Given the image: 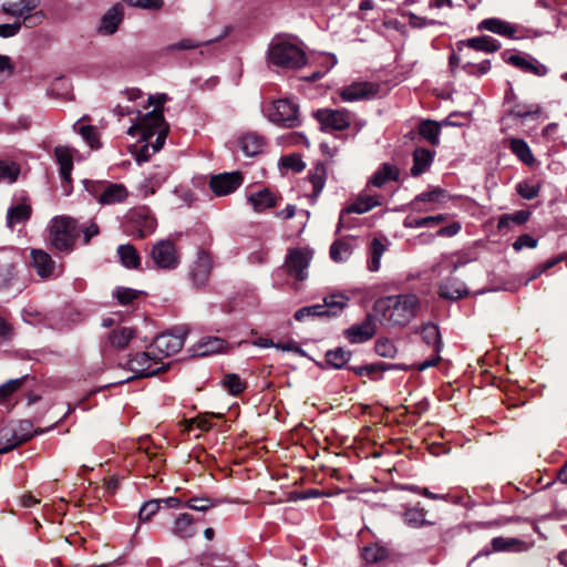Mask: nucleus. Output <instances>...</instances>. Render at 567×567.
Returning <instances> with one entry per match:
<instances>
[{
    "mask_svg": "<svg viewBox=\"0 0 567 567\" xmlns=\"http://www.w3.org/2000/svg\"><path fill=\"white\" fill-rule=\"evenodd\" d=\"M351 358V352L343 348H336L326 353V362L334 369L343 368Z\"/></svg>",
    "mask_w": 567,
    "mask_h": 567,
    "instance_id": "obj_45",
    "label": "nucleus"
},
{
    "mask_svg": "<svg viewBox=\"0 0 567 567\" xmlns=\"http://www.w3.org/2000/svg\"><path fill=\"white\" fill-rule=\"evenodd\" d=\"M248 202L256 213H262L277 205V197L267 188L251 193Z\"/></svg>",
    "mask_w": 567,
    "mask_h": 567,
    "instance_id": "obj_23",
    "label": "nucleus"
},
{
    "mask_svg": "<svg viewBox=\"0 0 567 567\" xmlns=\"http://www.w3.org/2000/svg\"><path fill=\"white\" fill-rule=\"evenodd\" d=\"M169 171L163 166H155L154 169L147 175L145 181L141 184V192L144 196L154 195L156 189L159 188L167 179Z\"/></svg>",
    "mask_w": 567,
    "mask_h": 567,
    "instance_id": "obj_20",
    "label": "nucleus"
},
{
    "mask_svg": "<svg viewBox=\"0 0 567 567\" xmlns=\"http://www.w3.org/2000/svg\"><path fill=\"white\" fill-rule=\"evenodd\" d=\"M421 334L426 344H436L440 342L439 328L433 323H425L422 327Z\"/></svg>",
    "mask_w": 567,
    "mask_h": 567,
    "instance_id": "obj_60",
    "label": "nucleus"
},
{
    "mask_svg": "<svg viewBox=\"0 0 567 567\" xmlns=\"http://www.w3.org/2000/svg\"><path fill=\"white\" fill-rule=\"evenodd\" d=\"M511 151L526 165H532L535 158L528 144L520 138H513L511 141Z\"/></svg>",
    "mask_w": 567,
    "mask_h": 567,
    "instance_id": "obj_46",
    "label": "nucleus"
},
{
    "mask_svg": "<svg viewBox=\"0 0 567 567\" xmlns=\"http://www.w3.org/2000/svg\"><path fill=\"white\" fill-rule=\"evenodd\" d=\"M308 182L312 186L311 197L317 198L324 187L326 168L323 165H317L309 172Z\"/></svg>",
    "mask_w": 567,
    "mask_h": 567,
    "instance_id": "obj_39",
    "label": "nucleus"
},
{
    "mask_svg": "<svg viewBox=\"0 0 567 567\" xmlns=\"http://www.w3.org/2000/svg\"><path fill=\"white\" fill-rule=\"evenodd\" d=\"M538 240L528 234L520 235L513 244V248L516 251H520L523 248H535Z\"/></svg>",
    "mask_w": 567,
    "mask_h": 567,
    "instance_id": "obj_64",
    "label": "nucleus"
},
{
    "mask_svg": "<svg viewBox=\"0 0 567 567\" xmlns=\"http://www.w3.org/2000/svg\"><path fill=\"white\" fill-rule=\"evenodd\" d=\"M20 444L22 443L11 422L0 429V454L8 453Z\"/></svg>",
    "mask_w": 567,
    "mask_h": 567,
    "instance_id": "obj_32",
    "label": "nucleus"
},
{
    "mask_svg": "<svg viewBox=\"0 0 567 567\" xmlns=\"http://www.w3.org/2000/svg\"><path fill=\"white\" fill-rule=\"evenodd\" d=\"M127 369L135 373L134 378H148L165 371L167 365L161 362V357L154 352L152 347L145 352L136 353L127 360ZM131 380L128 378L126 381Z\"/></svg>",
    "mask_w": 567,
    "mask_h": 567,
    "instance_id": "obj_6",
    "label": "nucleus"
},
{
    "mask_svg": "<svg viewBox=\"0 0 567 567\" xmlns=\"http://www.w3.org/2000/svg\"><path fill=\"white\" fill-rule=\"evenodd\" d=\"M21 168L20 165L13 161L0 159V183H14L19 175Z\"/></svg>",
    "mask_w": 567,
    "mask_h": 567,
    "instance_id": "obj_41",
    "label": "nucleus"
},
{
    "mask_svg": "<svg viewBox=\"0 0 567 567\" xmlns=\"http://www.w3.org/2000/svg\"><path fill=\"white\" fill-rule=\"evenodd\" d=\"M85 188L101 205H115L125 202L128 192L123 184L85 182Z\"/></svg>",
    "mask_w": 567,
    "mask_h": 567,
    "instance_id": "obj_7",
    "label": "nucleus"
},
{
    "mask_svg": "<svg viewBox=\"0 0 567 567\" xmlns=\"http://www.w3.org/2000/svg\"><path fill=\"white\" fill-rule=\"evenodd\" d=\"M467 295V288L456 278H447L440 286V296L444 299L457 300Z\"/></svg>",
    "mask_w": 567,
    "mask_h": 567,
    "instance_id": "obj_25",
    "label": "nucleus"
},
{
    "mask_svg": "<svg viewBox=\"0 0 567 567\" xmlns=\"http://www.w3.org/2000/svg\"><path fill=\"white\" fill-rule=\"evenodd\" d=\"M126 217L128 230L138 238L150 236L156 228V220L146 207L132 209Z\"/></svg>",
    "mask_w": 567,
    "mask_h": 567,
    "instance_id": "obj_14",
    "label": "nucleus"
},
{
    "mask_svg": "<svg viewBox=\"0 0 567 567\" xmlns=\"http://www.w3.org/2000/svg\"><path fill=\"white\" fill-rule=\"evenodd\" d=\"M419 199H422L425 204L430 206H435L436 204L444 203L447 198L446 192L440 187H436L429 192H423L416 195Z\"/></svg>",
    "mask_w": 567,
    "mask_h": 567,
    "instance_id": "obj_54",
    "label": "nucleus"
},
{
    "mask_svg": "<svg viewBox=\"0 0 567 567\" xmlns=\"http://www.w3.org/2000/svg\"><path fill=\"white\" fill-rule=\"evenodd\" d=\"M419 307L417 296L406 293L379 298L373 305V310L386 324L405 327L415 317Z\"/></svg>",
    "mask_w": 567,
    "mask_h": 567,
    "instance_id": "obj_1",
    "label": "nucleus"
},
{
    "mask_svg": "<svg viewBox=\"0 0 567 567\" xmlns=\"http://www.w3.org/2000/svg\"><path fill=\"white\" fill-rule=\"evenodd\" d=\"M141 292L132 288L117 287L113 296L116 298L120 305L127 306L132 303Z\"/></svg>",
    "mask_w": 567,
    "mask_h": 567,
    "instance_id": "obj_57",
    "label": "nucleus"
},
{
    "mask_svg": "<svg viewBox=\"0 0 567 567\" xmlns=\"http://www.w3.org/2000/svg\"><path fill=\"white\" fill-rule=\"evenodd\" d=\"M123 19V13L117 7H113L103 16L99 31L105 35L116 32Z\"/></svg>",
    "mask_w": 567,
    "mask_h": 567,
    "instance_id": "obj_33",
    "label": "nucleus"
},
{
    "mask_svg": "<svg viewBox=\"0 0 567 567\" xmlns=\"http://www.w3.org/2000/svg\"><path fill=\"white\" fill-rule=\"evenodd\" d=\"M243 181L239 172L217 174L210 177L209 188L216 196H227L239 188Z\"/></svg>",
    "mask_w": 567,
    "mask_h": 567,
    "instance_id": "obj_15",
    "label": "nucleus"
},
{
    "mask_svg": "<svg viewBox=\"0 0 567 567\" xmlns=\"http://www.w3.org/2000/svg\"><path fill=\"white\" fill-rule=\"evenodd\" d=\"M25 379H27V375L18 378V379H11L0 385V404L1 405L4 404L13 393H16L18 390L21 389V386L24 384Z\"/></svg>",
    "mask_w": 567,
    "mask_h": 567,
    "instance_id": "obj_50",
    "label": "nucleus"
},
{
    "mask_svg": "<svg viewBox=\"0 0 567 567\" xmlns=\"http://www.w3.org/2000/svg\"><path fill=\"white\" fill-rule=\"evenodd\" d=\"M306 53L297 44L275 39L267 50V62L269 65L280 69H300L306 64Z\"/></svg>",
    "mask_w": 567,
    "mask_h": 567,
    "instance_id": "obj_3",
    "label": "nucleus"
},
{
    "mask_svg": "<svg viewBox=\"0 0 567 567\" xmlns=\"http://www.w3.org/2000/svg\"><path fill=\"white\" fill-rule=\"evenodd\" d=\"M79 133L86 141L91 147L99 146V137L96 130L91 125H83L80 127Z\"/></svg>",
    "mask_w": 567,
    "mask_h": 567,
    "instance_id": "obj_63",
    "label": "nucleus"
},
{
    "mask_svg": "<svg viewBox=\"0 0 567 567\" xmlns=\"http://www.w3.org/2000/svg\"><path fill=\"white\" fill-rule=\"evenodd\" d=\"M116 252L123 267L127 269H140L141 256L133 245H120L116 249Z\"/></svg>",
    "mask_w": 567,
    "mask_h": 567,
    "instance_id": "obj_26",
    "label": "nucleus"
},
{
    "mask_svg": "<svg viewBox=\"0 0 567 567\" xmlns=\"http://www.w3.org/2000/svg\"><path fill=\"white\" fill-rule=\"evenodd\" d=\"M530 216V212L528 210H517L513 214H504L499 217L497 227L498 229L507 228L512 223L517 225L525 224Z\"/></svg>",
    "mask_w": 567,
    "mask_h": 567,
    "instance_id": "obj_49",
    "label": "nucleus"
},
{
    "mask_svg": "<svg viewBox=\"0 0 567 567\" xmlns=\"http://www.w3.org/2000/svg\"><path fill=\"white\" fill-rule=\"evenodd\" d=\"M462 44L466 45L468 49L487 53L496 52L501 48L499 42L488 35L471 38L462 42Z\"/></svg>",
    "mask_w": 567,
    "mask_h": 567,
    "instance_id": "obj_34",
    "label": "nucleus"
},
{
    "mask_svg": "<svg viewBox=\"0 0 567 567\" xmlns=\"http://www.w3.org/2000/svg\"><path fill=\"white\" fill-rule=\"evenodd\" d=\"M480 29H484L507 37H513L515 33V28L512 24L495 18L483 20L480 23Z\"/></svg>",
    "mask_w": 567,
    "mask_h": 567,
    "instance_id": "obj_37",
    "label": "nucleus"
},
{
    "mask_svg": "<svg viewBox=\"0 0 567 567\" xmlns=\"http://www.w3.org/2000/svg\"><path fill=\"white\" fill-rule=\"evenodd\" d=\"M463 69L468 73V74H472V75H481V74H485L489 71L491 69V62L489 60H484L483 62L478 63V64H474L472 63L471 61H467L464 65H463Z\"/></svg>",
    "mask_w": 567,
    "mask_h": 567,
    "instance_id": "obj_62",
    "label": "nucleus"
},
{
    "mask_svg": "<svg viewBox=\"0 0 567 567\" xmlns=\"http://www.w3.org/2000/svg\"><path fill=\"white\" fill-rule=\"evenodd\" d=\"M446 219H447V216L445 214H439L435 216H426V217H420V218L409 215L404 218L403 226L405 228H411V229L422 228V227L432 228V227H435V226L442 224Z\"/></svg>",
    "mask_w": 567,
    "mask_h": 567,
    "instance_id": "obj_31",
    "label": "nucleus"
},
{
    "mask_svg": "<svg viewBox=\"0 0 567 567\" xmlns=\"http://www.w3.org/2000/svg\"><path fill=\"white\" fill-rule=\"evenodd\" d=\"M378 93V85L371 82H353L341 89L340 97L344 102L369 100Z\"/></svg>",
    "mask_w": 567,
    "mask_h": 567,
    "instance_id": "obj_17",
    "label": "nucleus"
},
{
    "mask_svg": "<svg viewBox=\"0 0 567 567\" xmlns=\"http://www.w3.org/2000/svg\"><path fill=\"white\" fill-rule=\"evenodd\" d=\"M223 37L224 35H220V37H217L215 39L206 40V41H200V40H196V39H192V38L182 39L178 42H175V43H172V44L167 45L166 51L174 52V51H181V50L197 49V48H200L203 45H208V44H210V43H213L215 41H218Z\"/></svg>",
    "mask_w": 567,
    "mask_h": 567,
    "instance_id": "obj_44",
    "label": "nucleus"
},
{
    "mask_svg": "<svg viewBox=\"0 0 567 567\" xmlns=\"http://www.w3.org/2000/svg\"><path fill=\"white\" fill-rule=\"evenodd\" d=\"M403 519L412 528H420L432 524L425 519V511L417 507L406 508L403 513Z\"/></svg>",
    "mask_w": 567,
    "mask_h": 567,
    "instance_id": "obj_42",
    "label": "nucleus"
},
{
    "mask_svg": "<svg viewBox=\"0 0 567 567\" xmlns=\"http://www.w3.org/2000/svg\"><path fill=\"white\" fill-rule=\"evenodd\" d=\"M161 508L159 499H150L145 502L138 512V518L141 522L150 520Z\"/></svg>",
    "mask_w": 567,
    "mask_h": 567,
    "instance_id": "obj_58",
    "label": "nucleus"
},
{
    "mask_svg": "<svg viewBox=\"0 0 567 567\" xmlns=\"http://www.w3.org/2000/svg\"><path fill=\"white\" fill-rule=\"evenodd\" d=\"M539 112L536 104H516L509 110V114L516 118H525Z\"/></svg>",
    "mask_w": 567,
    "mask_h": 567,
    "instance_id": "obj_59",
    "label": "nucleus"
},
{
    "mask_svg": "<svg viewBox=\"0 0 567 567\" xmlns=\"http://www.w3.org/2000/svg\"><path fill=\"white\" fill-rule=\"evenodd\" d=\"M13 427L17 431L18 437L21 443H24L31 440L35 434L43 433V430H34L33 424L28 420H20L16 422H11Z\"/></svg>",
    "mask_w": 567,
    "mask_h": 567,
    "instance_id": "obj_47",
    "label": "nucleus"
},
{
    "mask_svg": "<svg viewBox=\"0 0 567 567\" xmlns=\"http://www.w3.org/2000/svg\"><path fill=\"white\" fill-rule=\"evenodd\" d=\"M136 133H141L143 141H148L153 136H156L155 141L152 143V148L153 152H158L163 147L168 133L162 109L156 107L141 116L138 123L127 130V134L131 136H135Z\"/></svg>",
    "mask_w": 567,
    "mask_h": 567,
    "instance_id": "obj_2",
    "label": "nucleus"
},
{
    "mask_svg": "<svg viewBox=\"0 0 567 567\" xmlns=\"http://www.w3.org/2000/svg\"><path fill=\"white\" fill-rule=\"evenodd\" d=\"M243 152L248 156H255L262 152L265 141L261 136L255 133H247L240 140Z\"/></svg>",
    "mask_w": 567,
    "mask_h": 567,
    "instance_id": "obj_35",
    "label": "nucleus"
},
{
    "mask_svg": "<svg viewBox=\"0 0 567 567\" xmlns=\"http://www.w3.org/2000/svg\"><path fill=\"white\" fill-rule=\"evenodd\" d=\"M493 551L522 553L530 548V544L515 537H494L491 540Z\"/></svg>",
    "mask_w": 567,
    "mask_h": 567,
    "instance_id": "obj_21",
    "label": "nucleus"
},
{
    "mask_svg": "<svg viewBox=\"0 0 567 567\" xmlns=\"http://www.w3.org/2000/svg\"><path fill=\"white\" fill-rule=\"evenodd\" d=\"M40 6V0H19L16 2H6L1 10L8 16L23 18L28 12H32Z\"/></svg>",
    "mask_w": 567,
    "mask_h": 567,
    "instance_id": "obj_24",
    "label": "nucleus"
},
{
    "mask_svg": "<svg viewBox=\"0 0 567 567\" xmlns=\"http://www.w3.org/2000/svg\"><path fill=\"white\" fill-rule=\"evenodd\" d=\"M223 385L231 395H238L246 389L245 382L235 373L226 374L223 379Z\"/></svg>",
    "mask_w": 567,
    "mask_h": 567,
    "instance_id": "obj_53",
    "label": "nucleus"
},
{
    "mask_svg": "<svg viewBox=\"0 0 567 567\" xmlns=\"http://www.w3.org/2000/svg\"><path fill=\"white\" fill-rule=\"evenodd\" d=\"M434 153L426 148H416L413 152V166L411 167L412 176H420L427 171L433 162Z\"/></svg>",
    "mask_w": 567,
    "mask_h": 567,
    "instance_id": "obj_29",
    "label": "nucleus"
},
{
    "mask_svg": "<svg viewBox=\"0 0 567 567\" xmlns=\"http://www.w3.org/2000/svg\"><path fill=\"white\" fill-rule=\"evenodd\" d=\"M173 534L182 538H189L195 535L193 516L188 513L181 514L174 522Z\"/></svg>",
    "mask_w": 567,
    "mask_h": 567,
    "instance_id": "obj_36",
    "label": "nucleus"
},
{
    "mask_svg": "<svg viewBox=\"0 0 567 567\" xmlns=\"http://www.w3.org/2000/svg\"><path fill=\"white\" fill-rule=\"evenodd\" d=\"M224 348V340L219 338H208L207 341L199 344L200 355H207L220 351Z\"/></svg>",
    "mask_w": 567,
    "mask_h": 567,
    "instance_id": "obj_61",
    "label": "nucleus"
},
{
    "mask_svg": "<svg viewBox=\"0 0 567 567\" xmlns=\"http://www.w3.org/2000/svg\"><path fill=\"white\" fill-rule=\"evenodd\" d=\"M153 267L162 270H174L181 264V256L176 245L169 239L155 243L150 250Z\"/></svg>",
    "mask_w": 567,
    "mask_h": 567,
    "instance_id": "obj_8",
    "label": "nucleus"
},
{
    "mask_svg": "<svg viewBox=\"0 0 567 567\" xmlns=\"http://www.w3.org/2000/svg\"><path fill=\"white\" fill-rule=\"evenodd\" d=\"M175 331L157 336L151 344L154 352L161 357V361L177 353L184 346L186 331L183 328H177Z\"/></svg>",
    "mask_w": 567,
    "mask_h": 567,
    "instance_id": "obj_12",
    "label": "nucleus"
},
{
    "mask_svg": "<svg viewBox=\"0 0 567 567\" xmlns=\"http://www.w3.org/2000/svg\"><path fill=\"white\" fill-rule=\"evenodd\" d=\"M377 332L375 320L368 315L361 323L352 324L343 331L350 343H363L373 338Z\"/></svg>",
    "mask_w": 567,
    "mask_h": 567,
    "instance_id": "obj_16",
    "label": "nucleus"
},
{
    "mask_svg": "<svg viewBox=\"0 0 567 567\" xmlns=\"http://www.w3.org/2000/svg\"><path fill=\"white\" fill-rule=\"evenodd\" d=\"M312 257L313 250L308 247L289 248L285 260L287 274L296 280H306Z\"/></svg>",
    "mask_w": 567,
    "mask_h": 567,
    "instance_id": "obj_10",
    "label": "nucleus"
},
{
    "mask_svg": "<svg viewBox=\"0 0 567 567\" xmlns=\"http://www.w3.org/2000/svg\"><path fill=\"white\" fill-rule=\"evenodd\" d=\"M381 196L379 194H371L365 189L360 193L358 197L342 210V213L364 214L374 207L381 206Z\"/></svg>",
    "mask_w": 567,
    "mask_h": 567,
    "instance_id": "obj_18",
    "label": "nucleus"
},
{
    "mask_svg": "<svg viewBox=\"0 0 567 567\" xmlns=\"http://www.w3.org/2000/svg\"><path fill=\"white\" fill-rule=\"evenodd\" d=\"M32 266L38 276L49 278L54 274L55 262L52 257L42 249H32Z\"/></svg>",
    "mask_w": 567,
    "mask_h": 567,
    "instance_id": "obj_19",
    "label": "nucleus"
},
{
    "mask_svg": "<svg viewBox=\"0 0 567 567\" xmlns=\"http://www.w3.org/2000/svg\"><path fill=\"white\" fill-rule=\"evenodd\" d=\"M349 298L342 293H332L323 298V303L307 306L295 312L297 321L309 317H336L347 307Z\"/></svg>",
    "mask_w": 567,
    "mask_h": 567,
    "instance_id": "obj_5",
    "label": "nucleus"
},
{
    "mask_svg": "<svg viewBox=\"0 0 567 567\" xmlns=\"http://www.w3.org/2000/svg\"><path fill=\"white\" fill-rule=\"evenodd\" d=\"M440 128L441 124L432 121L424 120L419 125L420 135L430 142L432 145H439L440 143Z\"/></svg>",
    "mask_w": 567,
    "mask_h": 567,
    "instance_id": "obj_38",
    "label": "nucleus"
},
{
    "mask_svg": "<svg viewBox=\"0 0 567 567\" xmlns=\"http://www.w3.org/2000/svg\"><path fill=\"white\" fill-rule=\"evenodd\" d=\"M266 116L270 122L286 127H293L299 124L298 105L288 99L272 102L266 110Z\"/></svg>",
    "mask_w": 567,
    "mask_h": 567,
    "instance_id": "obj_11",
    "label": "nucleus"
},
{
    "mask_svg": "<svg viewBox=\"0 0 567 567\" xmlns=\"http://www.w3.org/2000/svg\"><path fill=\"white\" fill-rule=\"evenodd\" d=\"M352 250L349 241L336 240L330 247V257L336 262H343L350 258Z\"/></svg>",
    "mask_w": 567,
    "mask_h": 567,
    "instance_id": "obj_43",
    "label": "nucleus"
},
{
    "mask_svg": "<svg viewBox=\"0 0 567 567\" xmlns=\"http://www.w3.org/2000/svg\"><path fill=\"white\" fill-rule=\"evenodd\" d=\"M32 214L31 206L23 202L21 204H18L16 206H11L8 208L7 212V226L10 229H13L16 224L25 223L29 220Z\"/></svg>",
    "mask_w": 567,
    "mask_h": 567,
    "instance_id": "obj_28",
    "label": "nucleus"
},
{
    "mask_svg": "<svg viewBox=\"0 0 567 567\" xmlns=\"http://www.w3.org/2000/svg\"><path fill=\"white\" fill-rule=\"evenodd\" d=\"M384 251H385V246L383 245V243L380 239L374 238L371 241V247H370L371 257H370V260L368 264V269L370 271L374 272L380 269L381 258H382V255L384 254Z\"/></svg>",
    "mask_w": 567,
    "mask_h": 567,
    "instance_id": "obj_48",
    "label": "nucleus"
},
{
    "mask_svg": "<svg viewBox=\"0 0 567 567\" xmlns=\"http://www.w3.org/2000/svg\"><path fill=\"white\" fill-rule=\"evenodd\" d=\"M216 504H217V502L209 497L196 496V497L189 498L186 502L185 506L193 511L206 512L209 508L214 507Z\"/></svg>",
    "mask_w": 567,
    "mask_h": 567,
    "instance_id": "obj_55",
    "label": "nucleus"
},
{
    "mask_svg": "<svg viewBox=\"0 0 567 567\" xmlns=\"http://www.w3.org/2000/svg\"><path fill=\"white\" fill-rule=\"evenodd\" d=\"M540 190V184L539 183H533L529 181H522L516 185V192L517 194L523 197L524 199H534L538 196Z\"/></svg>",
    "mask_w": 567,
    "mask_h": 567,
    "instance_id": "obj_51",
    "label": "nucleus"
},
{
    "mask_svg": "<svg viewBox=\"0 0 567 567\" xmlns=\"http://www.w3.org/2000/svg\"><path fill=\"white\" fill-rule=\"evenodd\" d=\"M399 176H400V169L396 166L391 165L389 163H383L379 167V169L375 171L374 174L369 179L367 188L369 186H374V187L381 188L388 182L398 181Z\"/></svg>",
    "mask_w": 567,
    "mask_h": 567,
    "instance_id": "obj_22",
    "label": "nucleus"
},
{
    "mask_svg": "<svg viewBox=\"0 0 567 567\" xmlns=\"http://www.w3.org/2000/svg\"><path fill=\"white\" fill-rule=\"evenodd\" d=\"M214 268V258L208 250L198 249L195 259L188 267V278L192 286L197 289L207 287Z\"/></svg>",
    "mask_w": 567,
    "mask_h": 567,
    "instance_id": "obj_9",
    "label": "nucleus"
},
{
    "mask_svg": "<svg viewBox=\"0 0 567 567\" xmlns=\"http://www.w3.org/2000/svg\"><path fill=\"white\" fill-rule=\"evenodd\" d=\"M313 116L324 132L343 131L351 124V114L347 110L320 109Z\"/></svg>",
    "mask_w": 567,
    "mask_h": 567,
    "instance_id": "obj_13",
    "label": "nucleus"
},
{
    "mask_svg": "<svg viewBox=\"0 0 567 567\" xmlns=\"http://www.w3.org/2000/svg\"><path fill=\"white\" fill-rule=\"evenodd\" d=\"M76 220L68 216L52 218L49 226V243L59 251H71L80 236Z\"/></svg>",
    "mask_w": 567,
    "mask_h": 567,
    "instance_id": "obj_4",
    "label": "nucleus"
},
{
    "mask_svg": "<svg viewBox=\"0 0 567 567\" xmlns=\"http://www.w3.org/2000/svg\"><path fill=\"white\" fill-rule=\"evenodd\" d=\"M135 337V332L131 328H120L113 330L109 336V341L112 347L116 349H124L128 346L130 341Z\"/></svg>",
    "mask_w": 567,
    "mask_h": 567,
    "instance_id": "obj_40",
    "label": "nucleus"
},
{
    "mask_svg": "<svg viewBox=\"0 0 567 567\" xmlns=\"http://www.w3.org/2000/svg\"><path fill=\"white\" fill-rule=\"evenodd\" d=\"M374 349L377 354L383 358H394L398 352L394 342L388 338L379 339Z\"/></svg>",
    "mask_w": 567,
    "mask_h": 567,
    "instance_id": "obj_56",
    "label": "nucleus"
},
{
    "mask_svg": "<svg viewBox=\"0 0 567 567\" xmlns=\"http://www.w3.org/2000/svg\"><path fill=\"white\" fill-rule=\"evenodd\" d=\"M54 155L58 164L60 165V175L65 183L71 182V172L73 169V157L69 148L58 146L54 150Z\"/></svg>",
    "mask_w": 567,
    "mask_h": 567,
    "instance_id": "obj_30",
    "label": "nucleus"
},
{
    "mask_svg": "<svg viewBox=\"0 0 567 567\" xmlns=\"http://www.w3.org/2000/svg\"><path fill=\"white\" fill-rule=\"evenodd\" d=\"M508 63L524 72L532 73L537 76H544L547 73V68L534 59L528 60L520 55H511L508 58Z\"/></svg>",
    "mask_w": 567,
    "mask_h": 567,
    "instance_id": "obj_27",
    "label": "nucleus"
},
{
    "mask_svg": "<svg viewBox=\"0 0 567 567\" xmlns=\"http://www.w3.org/2000/svg\"><path fill=\"white\" fill-rule=\"evenodd\" d=\"M362 556L367 563L374 564L386 558L388 551L379 545H370L364 547Z\"/></svg>",
    "mask_w": 567,
    "mask_h": 567,
    "instance_id": "obj_52",
    "label": "nucleus"
}]
</instances>
